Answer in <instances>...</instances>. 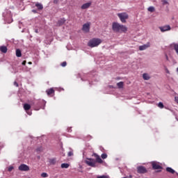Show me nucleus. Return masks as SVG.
I'll return each mask as SVG.
<instances>
[{"label":"nucleus","mask_w":178,"mask_h":178,"mask_svg":"<svg viewBox=\"0 0 178 178\" xmlns=\"http://www.w3.org/2000/svg\"><path fill=\"white\" fill-rule=\"evenodd\" d=\"M112 30L113 33L123 34L127 33V26L120 24L119 22L112 23Z\"/></svg>","instance_id":"obj_1"},{"label":"nucleus","mask_w":178,"mask_h":178,"mask_svg":"<svg viewBox=\"0 0 178 178\" xmlns=\"http://www.w3.org/2000/svg\"><path fill=\"white\" fill-rule=\"evenodd\" d=\"M102 42V40H101V39L93 38L88 42V47H90V48H94L95 47H98V45H99V44H101Z\"/></svg>","instance_id":"obj_2"},{"label":"nucleus","mask_w":178,"mask_h":178,"mask_svg":"<svg viewBox=\"0 0 178 178\" xmlns=\"http://www.w3.org/2000/svg\"><path fill=\"white\" fill-rule=\"evenodd\" d=\"M122 23H126V20L129 19V14L127 13H120L117 14Z\"/></svg>","instance_id":"obj_3"},{"label":"nucleus","mask_w":178,"mask_h":178,"mask_svg":"<svg viewBox=\"0 0 178 178\" xmlns=\"http://www.w3.org/2000/svg\"><path fill=\"white\" fill-rule=\"evenodd\" d=\"M85 163L88 166H91L92 168H97V165L95 164V161L93 159H87Z\"/></svg>","instance_id":"obj_4"},{"label":"nucleus","mask_w":178,"mask_h":178,"mask_svg":"<svg viewBox=\"0 0 178 178\" xmlns=\"http://www.w3.org/2000/svg\"><path fill=\"white\" fill-rule=\"evenodd\" d=\"M18 169L21 172H29V170H30V167H29V165H27L26 164H21L19 166Z\"/></svg>","instance_id":"obj_5"},{"label":"nucleus","mask_w":178,"mask_h":178,"mask_svg":"<svg viewBox=\"0 0 178 178\" xmlns=\"http://www.w3.org/2000/svg\"><path fill=\"white\" fill-rule=\"evenodd\" d=\"M24 111H26L27 115H29V116H31L33 113L31 111H29L30 109H31V106L30 104H24Z\"/></svg>","instance_id":"obj_6"},{"label":"nucleus","mask_w":178,"mask_h":178,"mask_svg":"<svg viewBox=\"0 0 178 178\" xmlns=\"http://www.w3.org/2000/svg\"><path fill=\"white\" fill-rule=\"evenodd\" d=\"M159 29L161 33H165V31H170V30H172V28L169 25L159 26Z\"/></svg>","instance_id":"obj_7"},{"label":"nucleus","mask_w":178,"mask_h":178,"mask_svg":"<svg viewBox=\"0 0 178 178\" xmlns=\"http://www.w3.org/2000/svg\"><path fill=\"white\" fill-rule=\"evenodd\" d=\"M137 172L138 173L143 175L144 173H147V168H145L144 166H138L137 168Z\"/></svg>","instance_id":"obj_8"},{"label":"nucleus","mask_w":178,"mask_h":178,"mask_svg":"<svg viewBox=\"0 0 178 178\" xmlns=\"http://www.w3.org/2000/svg\"><path fill=\"white\" fill-rule=\"evenodd\" d=\"M90 22H88L86 24H84L82 27V31L85 33H89L90 32Z\"/></svg>","instance_id":"obj_9"},{"label":"nucleus","mask_w":178,"mask_h":178,"mask_svg":"<svg viewBox=\"0 0 178 178\" xmlns=\"http://www.w3.org/2000/svg\"><path fill=\"white\" fill-rule=\"evenodd\" d=\"M93 156H95L96 158L95 161V163H104V161H102V159H101V157L99 156V155H98L97 153H94L93 154Z\"/></svg>","instance_id":"obj_10"},{"label":"nucleus","mask_w":178,"mask_h":178,"mask_svg":"<svg viewBox=\"0 0 178 178\" xmlns=\"http://www.w3.org/2000/svg\"><path fill=\"white\" fill-rule=\"evenodd\" d=\"M152 166L154 170H156L158 169H162V166H161L159 163H156L155 161L152 163Z\"/></svg>","instance_id":"obj_11"},{"label":"nucleus","mask_w":178,"mask_h":178,"mask_svg":"<svg viewBox=\"0 0 178 178\" xmlns=\"http://www.w3.org/2000/svg\"><path fill=\"white\" fill-rule=\"evenodd\" d=\"M149 47H151V43L147 42L145 44L140 46L139 47V51H145V49H147V48H149Z\"/></svg>","instance_id":"obj_12"},{"label":"nucleus","mask_w":178,"mask_h":178,"mask_svg":"<svg viewBox=\"0 0 178 178\" xmlns=\"http://www.w3.org/2000/svg\"><path fill=\"white\" fill-rule=\"evenodd\" d=\"M91 2H88L86 3H84L81 6V9H88V8H90L91 6Z\"/></svg>","instance_id":"obj_13"},{"label":"nucleus","mask_w":178,"mask_h":178,"mask_svg":"<svg viewBox=\"0 0 178 178\" xmlns=\"http://www.w3.org/2000/svg\"><path fill=\"white\" fill-rule=\"evenodd\" d=\"M65 22L66 19H65V18H61L58 21L57 24L58 26H63V24H65Z\"/></svg>","instance_id":"obj_14"},{"label":"nucleus","mask_w":178,"mask_h":178,"mask_svg":"<svg viewBox=\"0 0 178 178\" xmlns=\"http://www.w3.org/2000/svg\"><path fill=\"white\" fill-rule=\"evenodd\" d=\"M47 95H52V94H55V90L54 88H50L46 90Z\"/></svg>","instance_id":"obj_15"},{"label":"nucleus","mask_w":178,"mask_h":178,"mask_svg":"<svg viewBox=\"0 0 178 178\" xmlns=\"http://www.w3.org/2000/svg\"><path fill=\"white\" fill-rule=\"evenodd\" d=\"M1 52H3V54H6L8 52V47L6 46H1L0 47Z\"/></svg>","instance_id":"obj_16"},{"label":"nucleus","mask_w":178,"mask_h":178,"mask_svg":"<svg viewBox=\"0 0 178 178\" xmlns=\"http://www.w3.org/2000/svg\"><path fill=\"white\" fill-rule=\"evenodd\" d=\"M35 6L38 8V10H42L44 9V6H42V4L40 3H36Z\"/></svg>","instance_id":"obj_17"},{"label":"nucleus","mask_w":178,"mask_h":178,"mask_svg":"<svg viewBox=\"0 0 178 178\" xmlns=\"http://www.w3.org/2000/svg\"><path fill=\"white\" fill-rule=\"evenodd\" d=\"M16 56L20 58L22 56V51L19 49L16 50Z\"/></svg>","instance_id":"obj_18"},{"label":"nucleus","mask_w":178,"mask_h":178,"mask_svg":"<svg viewBox=\"0 0 178 178\" xmlns=\"http://www.w3.org/2000/svg\"><path fill=\"white\" fill-rule=\"evenodd\" d=\"M49 162L50 165H56V159H50L49 160Z\"/></svg>","instance_id":"obj_19"},{"label":"nucleus","mask_w":178,"mask_h":178,"mask_svg":"<svg viewBox=\"0 0 178 178\" xmlns=\"http://www.w3.org/2000/svg\"><path fill=\"white\" fill-rule=\"evenodd\" d=\"M143 77L145 80H149V79H151V77L149 76V75L147 73H145L143 74Z\"/></svg>","instance_id":"obj_20"},{"label":"nucleus","mask_w":178,"mask_h":178,"mask_svg":"<svg viewBox=\"0 0 178 178\" xmlns=\"http://www.w3.org/2000/svg\"><path fill=\"white\" fill-rule=\"evenodd\" d=\"M167 172H168L169 173H172V175H174L175 173V170H173L172 168L168 167L166 168Z\"/></svg>","instance_id":"obj_21"},{"label":"nucleus","mask_w":178,"mask_h":178,"mask_svg":"<svg viewBox=\"0 0 178 178\" xmlns=\"http://www.w3.org/2000/svg\"><path fill=\"white\" fill-rule=\"evenodd\" d=\"M61 168L63 169H67V168H69V164L68 163H62Z\"/></svg>","instance_id":"obj_22"},{"label":"nucleus","mask_w":178,"mask_h":178,"mask_svg":"<svg viewBox=\"0 0 178 178\" xmlns=\"http://www.w3.org/2000/svg\"><path fill=\"white\" fill-rule=\"evenodd\" d=\"M117 86H118V88H123L124 83H123V82L120 81L117 83Z\"/></svg>","instance_id":"obj_23"},{"label":"nucleus","mask_w":178,"mask_h":178,"mask_svg":"<svg viewBox=\"0 0 178 178\" xmlns=\"http://www.w3.org/2000/svg\"><path fill=\"white\" fill-rule=\"evenodd\" d=\"M148 11L151 13L155 12V8L154 6H150L148 8Z\"/></svg>","instance_id":"obj_24"},{"label":"nucleus","mask_w":178,"mask_h":178,"mask_svg":"<svg viewBox=\"0 0 178 178\" xmlns=\"http://www.w3.org/2000/svg\"><path fill=\"white\" fill-rule=\"evenodd\" d=\"M159 108H161V109H163L164 106H163V103L162 102H159L158 104Z\"/></svg>","instance_id":"obj_25"},{"label":"nucleus","mask_w":178,"mask_h":178,"mask_svg":"<svg viewBox=\"0 0 178 178\" xmlns=\"http://www.w3.org/2000/svg\"><path fill=\"white\" fill-rule=\"evenodd\" d=\"M101 156H102V159H106V158H108V154L104 153V154H102Z\"/></svg>","instance_id":"obj_26"},{"label":"nucleus","mask_w":178,"mask_h":178,"mask_svg":"<svg viewBox=\"0 0 178 178\" xmlns=\"http://www.w3.org/2000/svg\"><path fill=\"white\" fill-rule=\"evenodd\" d=\"M42 177H48V174L47 172H42L41 174Z\"/></svg>","instance_id":"obj_27"},{"label":"nucleus","mask_w":178,"mask_h":178,"mask_svg":"<svg viewBox=\"0 0 178 178\" xmlns=\"http://www.w3.org/2000/svg\"><path fill=\"white\" fill-rule=\"evenodd\" d=\"M66 65H67V63H66V61H64L61 63V66H63V67H65V66H66Z\"/></svg>","instance_id":"obj_28"},{"label":"nucleus","mask_w":178,"mask_h":178,"mask_svg":"<svg viewBox=\"0 0 178 178\" xmlns=\"http://www.w3.org/2000/svg\"><path fill=\"white\" fill-rule=\"evenodd\" d=\"M97 178H109V177L106 175H102V176H98Z\"/></svg>","instance_id":"obj_29"},{"label":"nucleus","mask_w":178,"mask_h":178,"mask_svg":"<svg viewBox=\"0 0 178 178\" xmlns=\"http://www.w3.org/2000/svg\"><path fill=\"white\" fill-rule=\"evenodd\" d=\"M13 170V166H10L8 168V172H12Z\"/></svg>","instance_id":"obj_30"},{"label":"nucleus","mask_w":178,"mask_h":178,"mask_svg":"<svg viewBox=\"0 0 178 178\" xmlns=\"http://www.w3.org/2000/svg\"><path fill=\"white\" fill-rule=\"evenodd\" d=\"M67 155L68 156H73V152H69Z\"/></svg>","instance_id":"obj_31"},{"label":"nucleus","mask_w":178,"mask_h":178,"mask_svg":"<svg viewBox=\"0 0 178 178\" xmlns=\"http://www.w3.org/2000/svg\"><path fill=\"white\" fill-rule=\"evenodd\" d=\"M165 72L168 74H170V72H169V70H168L167 67L165 68Z\"/></svg>","instance_id":"obj_32"},{"label":"nucleus","mask_w":178,"mask_h":178,"mask_svg":"<svg viewBox=\"0 0 178 178\" xmlns=\"http://www.w3.org/2000/svg\"><path fill=\"white\" fill-rule=\"evenodd\" d=\"M36 151H37L38 152H40V151H42V147L38 148V149H36Z\"/></svg>","instance_id":"obj_33"},{"label":"nucleus","mask_w":178,"mask_h":178,"mask_svg":"<svg viewBox=\"0 0 178 178\" xmlns=\"http://www.w3.org/2000/svg\"><path fill=\"white\" fill-rule=\"evenodd\" d=\"M14 86H16V87H19V83H17V82L15 81Z\"/></svg>","instance_id":"obj_34"},{"label":"nucleus","mask_w":178,"mask_h":178,"mask_svg":"<svg viewBox=\"0 0 178 178\" xmlns=\"http://www.w3.org/2000/svg\"><path fill=\"white\" fill-rule=\"evenodd\" d=\"M175 102H177V104H178V97H175Z\"/></svg>","instance_id":"obj_35"},{"label":"nucleus","mask_w":178,"mask_h":178,"mask_svg":"<svg viewBox=\"0 0 178 178\" xmlns=\"http://www.w3.org/2000/svg\"><path fill=\"white\" fill-rule=\"evenodd\" d=\"M26 63H27V62H26V60H24V61L22 62V65H23L24 66H25Z\"/></svg>","instance_id":"obj_36"},{"label":"nucleus","mask_w":178,"mask_h":178,"mask_svg":"<svg viewBox=\"0 0 178 178\" xmlns=\"http://www.w3.org/2000/svg\"><path fill=\"white\" fill-rule=\"evenodd\" d=\"M165 58L167 60H169V57H168V54H165Z\"/></svg>","instance_id":"obj_37"},{"label":"nucleus","mask_w":178,"mask_h":178,"mask_svg":"<svg viewBox=\"0 0 178 178\" xmlns=\"http://www.w3.org/2000/svg\"><path fill=\"white\" fill-rule=\"evenodd\" d=\"M32 12H33V13H37V10H32Z\"/></svg>","instance_id":"obj_38"},{"label":"nucleus","mask_w":178,"mask_h":178,"mask_svg":"<svg viewBox=\"0 0 178 178\" xmlns=\"http://www.w3.org/2000/svg\"><path fill=\"white\" fill-rule=\"evenodd\" d=\"M28 63L29 65H33V63L31 61H29Z\"/></svg>","instance_id":"obj_39"},{"label":"nucleus","mask_w":178,"mask_h":178,"mask_svg":"<svg viewBox=\"0 0 178 178\" xmlns=\"http://www.w3.org/2000/svg\"><path fill=\"white\" fill-rule=\"evenodd\" d=\"M164 3H168V1H164Z\"/></svg>","instance_id":"obj_40"},{"label":"nucleus","mask_w":178,"mask_h":178,"mask_svg":"<svg viewBox=\"0 0 178 178\" xmlns=\"http://www.w3.org/2000/svg\"><path fill=\"white\" fill-rule=\"evenodd\" d=\"M35 33H38V31H35Z\"/></svg>","instance_id":"obj_41"}]
</instances>
